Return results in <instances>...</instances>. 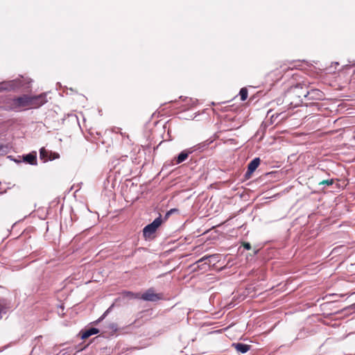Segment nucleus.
Segmentation results:
<instances>
[{"label": "nucleus", "instance_id": "nucleus-3", "mask_svg": "<svg viewBox=\"0 0 355 355\" xmlns=\"http://www.w3.org/2000/svg\"><path fill=\"white\" fill-rule=\"evenodd\" d=\"M163 220L161 215L155 218L150 224L146 225L143 230V235L145 239H150L156 232L158 227L162 225Z\"/></svg>", "mask_w": 355, "mask_h": 355}, {"label": "nucleus", "instance_id": "nucleus-16", "mask_svg": "<svg viewBox=\"0 0 355 355\" xmlns=\"http://www.w3.org/2000/svg\"><path fill=\"white\" fill-rule=\"evenodd\" d=\"M334 183V179L324 180L319 182V185H327L331 186Z\"/></svg>", "mask_w": 355, "mask_h": 355}, {"label": "nucleus", "instance_id": "nucleus-10", "mask_svg": "<svg viewBox=\"0 0 355 355\" xmlns=\"http://www.w3.org/2000/svg\"><path fill=\"white\" fill-rule=\"evenodd\" d=\"M99 332V330L96 328H90L85 331H81V338L85 340L92 335L96 334Z\"/></svg>", "mask_w": 355, "mask_h": 355}, {"label": "nucleus", "instance_id": "nucleus-11", "mask_svg": "<svg viewBox=\"0 0 355 355\" xmlns=\"http://www.w3.org/2000/svg\"><path fill=\"white\" fill-rule=\"evenodd\" d=\"M118 330V325L114 322L107 323L105 326V333L112 335L116 333Z\"/></svg>", "mask_w": 355, "mask_h": 355}, {"label": "nucleus", "instance_id": "nucleus-1", "mask_svg": "<svg viewBox=\"0 0 355 355\" xmlns=\"http://www.w3.org/2000/svg\"><path fill=\"white\" fill-rule=\"evenodd\" d=\"M305 86L308 89L309 85L306 83L298 84L294 87L291 88L290 93L293 96H297L300 98L303 96L305 101L309 103H314V101H322L324 98V93L318 89H311L310 90L300 92V89H302V86Z\"/></svg>", "mask_w": 355, "mask_h": 355}, {"label": "nucleus", "instance_id": "nucleus-22", "mask_svg": "<svg viewBox=\"0 0 355 355\" xmlns=\"http://www.w3.org/2000/svg\"><path fill=\"white\" fill-rule=\"evenodd\" d=\"M104 315H103L101 318H99V320L98 321H101V320H103Z\"/></svg>", "mask_w": 355, "mask_h": 355}, {"label": "nucleus", "instance_id": "nucleus-2", "mask_svg": "<svg viewBox=\"0 0 355 355\" xmlns=\"http://www.w3.org/2000/svg\"><path fill=\"white\" fill-rule=\"evenodd\" d=\"M9 108L12 110L19 111L21 110L28 109V95L22 96L11 99L8 103Z\"/></svg>", "mask_w": 355, "mask_h": 355}, {"label": "nucleus", "instance_id": "nucleus-5", "mask_svg": "<svg viewBox=\"0 0 355 355\" xmlns=\"http://www.w3.org/2000/svg\"><path fill=\"white\" fill-rule=\"evenodd\" d=\"M290 69V67H286L285 64H281L279 67L275 68L274 70L271 71L268 73V77L271 79L272 81H277L280 80L284 74Z\"/></svg>", "mask_w": 355, "mask_h": 355}, {"label": "nucleus", "instance_id": "nucleus-23", "mask_svg": "<svg viewBox=\"0 0 355 355\" xmlns=\"http://www.w3.org/2000/svg\"><path fill=\"white\" fill-rule=\"evenodd\" d=\"M2 146L0 145V150L1 149Z\"/></svg>", "mask_w": 355, "mask_h": 355}, {"label": "nucleus", "instance_id": "nucleus-6", "mask_svg": "<svg viewBox=\"0 0 355 355\" xmlns=\"http://www.w3.org/2000/svg\"><path fill=\"white\" fill-rule=\"evenodd\" d=\"M140 298L145 301L156 302L162 299V294L156 293L153 288H149L141 295Z\"/></svg>", "mask_w": 355, "mask_h": 355}, {"label": "nucleus", "instance_id": "nucleus-21", "mask_svg": "<svg viewBox=\"0 0 355 355\" xmlns=\"http://www.w3.org/2000/svg\"><path fill=\"white\" fill-rule=\"evenodd\" d=\"M178 209H171L168 211V212H170L171 214L175 213V212H178Z\"/></svg>", "mask_w": 355, "mask_h": 355}, {"label": "nucleus", "instance_id": "nucleus-18", "mask_svg": "<svg viewBox=\"0 0 355 355\" xmlns=\"http://www.w3.org/2000/svg\"><path fill=\"white\" fill-rule=\"evenodd\" d=\"M243 246L245 250H250L251 249V245L249 243H247V242L243 243Z\"/></svg>", "mask_w": 355, "mask_h": 355}, {"label": "nucleus", "instance_id": "nucleus-19", "mask_svg": "<svg viewBox=\"0 0 355 355\" xmlns=\"http://www.w3.org/2000/svg\"><path fill=\"white\" fill-rule=\"evenodd\" d=\"M211 257H212L211 255H209V256H205V257H203L202 258H201V259L198 261V263L201 262V261H205V260H207V259H208L209 258H211Z\"/></svg>", "mask_w": 355, "mask_h": 355}, {"label": "nucleus", "instance_id": "nucleus-4", "mask_svg": "<svg viewBox=\"0 0 355 355\" xmlns=\"http://www.w3.org/2000/svg\"><path fill=\"white\" fill-rule=\"evenodd\" d=\"M47 102L46 94L37 96L28 95V109H35L41 107Z\"/></svg>", "mask_w": 355, "mask_h": 355}, {"label": "nucleus", "instance_id": "nucleus-9", "mask_svg": "<svg viewBox=\"0 0 355 355\" xmlns=\"http://www.w3.org/2000/svg\"><path fill=\"white\" fill-rule=\"evenodd\" d=\"M232 347L238 352L241 354H245L248 352L251 346L249 345L243 344L241 343H233Z\"/></svg>", "mask_w": 355, "mask_h": 355}, {"label": "nucleus", "instance_id": "nucleus-8", "mask_svg": "<svg viewBox=\"0 0 355 355\" xmlns=\"http://www.w3.org/2000/svg\"><path fill=\"white\" fill-rule=\"evenodd\" d=\"M260 164V159L259 157L252 159L248 166V171L246 175H250L259 166Z\"/></svg>", "mask_w": 355, "mask_h": 355}, {"label": "nucleus", "instance_id": "nucleus-20", "mask_svg": "<svg viewBox=\"0 0 355 355\" xmlns=\"http://www.w3.org/2000/svg\"><path fill=\"white\" fill-rule=\"evenodd\" d=\"M171 215V214L170 212H168V211L164 216V220H167Z\"/></svg>", "mask_w": 355, "mask_h": 355}, {"label": "nucleus", "instance_id": "nucleus-17", "mask_svg": "<svg viewBox=\"0 0 355 355\" xmlns=\"http://www.w3.org/2000/svg\"><path fill=\"white\" fill-rule=\"evenodd\" d=\"M60 155L58 153H53L51 151L49 152V160H53V159H58L59 158Z\"/></svg>", "mask_w": 355, "mask_h": 355}, {"label": "nucleus", "instance_id": "nucleus-14", "mask_svg": "<svg viewBox=\"0 0 355 355\" xmlns=\"http://www.w3.org/2000/svg\"><path fill=\"white\" fill-rule=\"evenodd\" d=\"M49 151L45 149V148H42L40 150V157L41 159H44V162L49 160Z\"/></svg>", "mask_w": 355, "mask_h": 355}, {"label": "nucleus", "instance_id": "nucleus-12", "mask_svg": "<svg viewBox=\"0 0 355 355\" xmlns=\"http://www.w3.org/2000/svg\"><path fill=\"white\" fill-rule=\"evenodd\" d=\"M24 160L31 164V165H36L37 164V158H36V153H29L24 157Z\"/></svg>", "mask_w": 355, "mask_h": 355}, {"label": "nucleus", "instance_id": "nucleus-7", "mask_svg": "<svg viewBox=\"0 0 355 355\" xmlns=\"http://www.w3.org/2000/svg\"><path fill=\"white\" fill-rule=\"evenodd\" d=\"M193 151L194 150H193L192 148L182 151L178 155V156L174 159L175 164H179L185 161L188 158L189 155L191 154Z\"/></svg>", "mask_w": 355, "mask_h": 355}, {"label": "nucleus", "instance_id": "nucleus-15", "mask_svg": "<svg viewBox=\"0 0 355 355\" xmlns=\"http://www.w3.org/2000/svg\"><path fill=\"white\" fill-rule=\"evenodd\" d=\"M239 95L241 96V100L244 101L247 99L248 92L245 87L241 88L239 92Z\"/></svg>", "mask_w": 355, "mask_h": 355}, {"label": "nucleus", "instance_id": "nucleus-13", "mask_svg": "<svg viewBox=\"0 0 355 355\" xmlns=\"http://www.w3.org/2000/svg\"><path fill=\"white\" fill-rule=\"evenodd\" d=\"M15 83L14 81H10L7 83H1L0 84L1 90H12L15 88Z\"/></svg>", "mask_w": 355, "mask_h": 355}]
</instances>
